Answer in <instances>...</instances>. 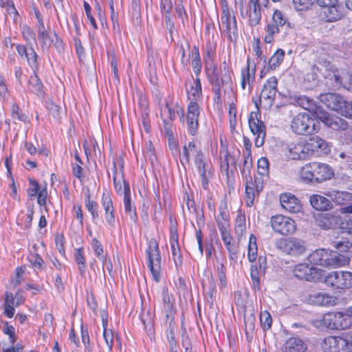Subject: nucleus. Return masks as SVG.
<instances>
[{
  "label": "nucleus",
  "mask_w": 352,
  "mask_h": 352,
  "mask_svg": "<svg viewBox=\"0 0 352 352\" xmlns=\"http://www.w3.org/2000/svg\"><path fill=\"white\" fill-rule=\"evenodd\" d=\"M256 65L248 56L245 66L240 71V87L242 90L248 89V93L252 91L256 80Z\"/></svg>",
  "instance_id": "obj_22"
},
{
  "label": "nucleus",
  "mask_w": 352,
  "mask_h": 352,
  "mask_svg": "<svg viewBox=\"0 0 352 352\" xmlns=\"http://www.w3.org/2000/svg\"><path fill=\"white\" fill-rule=\"evenodd\" d=\"M220 21L219 30L221 35L230 42H236L238 38V27L234 12L228 0H219Z\"/></svg>",
  "instance_id": "obj_3"
},
{
  "label": "nucleus",
  "mask_w": 352,
  "mask_h": 352,
  "mask_svg": "<svg viewBox=\"0 0 352 352\" xmlns=\"http://www.w3.org/2000/svg\"><path fill=\"white\" fill-rule=\"evenodd\" d=\"M190 153H195L194 159H196L198 155L200 154L201 157L204 156V154L201 149V143L197 140L190 141L187 145L183 146V158L185 163H189L190 159Z\"/></svg>",
  "instance_id": "obj_40"
},
{
  "label": "nucleus",
  "mask_w": 352,
  "mask_h": 352,
  "mask_svg": "<svg viewBox=\"0 0 352 352\" xmlns=\"http://www.w3.org/2000/svg\"><path fill=\"white\" fill-rule=\"evenodd\" d=\"M276 247L285 254L298 257L307 250L304 241L296 237L280 238L276 241Z\"/></svg>",
  "instance_id": "obj_15"
},
{
  "label": "nucleus",
  "mask_w": 352,
  "mask_h": 352,
  "mask_svg": "<svg viewBox=\"0 0 352 352\" xmlns=\"http://www.w3.org/2000/svg\"><path fill=\"white\" fill-rule=\"evenodd\" d=\"M74 258L78 265L80 275H84L86 271L87 264L84 248L82 247L74 250Z\"/></svg>",
  "instance_id": "obj_50"
},
{
  "label": "nucleus",
  "mask_w": 352,
  "mask_h": 352,
  "mask_svg": "<svg viewBox=\"0 0 352 352\" xmlns=\"http://www.w3.org/2000/svg\"><path fill=\"white\" fill-rule=\"evenodd\" d=\"M122 168V180L123 182V187L120 188L119 192H116L118 196L122 197L123 207L124 212L129 217L130 219L136 223L138 221V213L135 203L132 199L131 190L128 181L124 179V171L123 162L121 164Z\"/></svg>",
  "instance_id": "obj_14"
},
{
  "label": "nucleus",
  "mask_w": 352,
  "mask_h": 352,
  "mask_svg": "<svg viewBox=\"0 0 352 352\" xmlns=\"http://www.w3.org/2000/svg\"><path fill=\"white\" fill-rule=\"evenodd\" d=\"M349 341L336 336H329L324 338L321 346L324 352H350Z\"/></svg>",
  "instance_id": "obj_25"
},
{
  "label": "nucleus",
  "mask_w": 352,
  "mask_h": 352,
  "mask_svg": "<svg viewBox=\"0 0 352 352\" xmlns=\"http://www.w3.org/2000/svg\"><path fill=\"white\" fill-rule=\"evenodd\" d=\"M219 170L223 176L226 177L228 186H232L234 182L233 171L230 173V164H235L234 156L230 153L227 146L221 145L219 150Z\"/></svg>",
  "instance_id": "obj_20"
},
{
  "label": "nucleus",
  "mask_w": 352,
  "mask_h": 352,
  "mask_svg": "<svg viewBox=\"0 0 352 352\" xmlns=\"http://www.w3.org/2000/svg\"><path fill=\"white\" fill-rule=\"evenodd\" d=\"M344 16V9L342 4L322 8L318 14V24L320 30L323 28L327 29L328 25H324L325 23H334L341 20Z\"/></svg>",
  "instance_id": "obj_24"
},
{
  "label": "nucleus",
  "mask_w": 352,
  "mask_h": 352,
  "mask_svg": "<svg viewBox=\"0 0 352 352\" xmlns=\"http://www.w3.org/2000/svg\"><path fill=\"white\" fill-rule=\"evenodd\" d=\"M311 165L312 167L314 183H321L331 179L334 175L333 170L327 164L311 162Z\"/></svg>",
  "instance_id": "obj_29"
},
{
  "label": "nucleus",
  "mask_w": 352,
  "mask_h": 352,
  "mask_svg": "<svg viewBox=\"0 0 352 352\" xmlns=\"http://www.w3.org/2000/svg\"><path fill=\"white\" fill-rule=\"evenodd\" d=\"M177 103L175 107L173 105L172 99L166 101L164 106L160 108V118L163 124V131L166 136L168 139L169 146L172 149V146L177 148L178 143L175 139L174 133L173 131V122L176 118Z\"/></svg>",
  "instance_id": "obj_7"
},
{
  "label": "nucleus",
  "mask_w": 352,
  "mask_h": 352,
  "mask_svg": "<svg viewBox=\"0 0 352 352\" xmlns=\"http://www.w3.org/2000/svg\"><path fill=\"white\" fill-rule=\"evenodd\" d=\"M177 221L173 215L169 216V232L171 253L176 268L181 267L183 263L182 252L179 245Z\"/></svg>",
  "instance_id": "obj_18"
},
{
  "label": "nucleus",
  "mask_w": 352,
  "mask_h": 352,
  "mask_svg": "<svg viewBox=\"0 0 352 352\" xmlns=\"http://www.w3.org/2000/svg\"><path fill=\"white\" fill-rule=\"evenodd\" d=\"M324 282L328 287L333 290H345L342 270L329 272L325 276Z\"/></svg>",
  "instance_id": "obj_37"
},
{
  "label": "nucleus",
  "mask_w": 352,
  "mask_h": 352,
  "mask_svg": "<svg viewBox=\"0 0 352 352\" xmlns=\"http://www.w3.org/2000/svg\"><path fill=\"white\" fill-rule=\"evenodd\" d=\"M194 163L200 175L201 186L204 189L206 190L208 188L209 179L212 177V170L209 167L208 162L204 159V156L201 157V153L196 159H194Z\"/></svg>",
  "instance_id": "obj_30"
},
{
  "label": "nucleus",
  "mask_w": 352,
  "mask_h": 352,
  "mask_svg": "<svg viewBox=\"0 0 352 352\" xmlns=\"http://www.w3.org/2000/svg\"><path fill=\"white\" fill-rule=\"evenodd\" d=\"M204 289L206 292V297L209 299L211 303L215 300L217 289H216V284L212 278H211L208 284L203 285Z\"/></svg>",
  "instance_id": "obj_61"
},
{
  "label": "nucleus",
  "mask_w": 352,
  "mask_h": 352,
  "mask_svg": "<svg viewBox=\"0 0 352 352\" xmlns=\"http://www.w3.org/2000/svg\"><path fill=\"white\" fill-rule=\"evenodd\" d=\"M269 0H248L240 10V14L248 25L255 27L262 18V8L267 7Z\"/></svg>",
  "instance_id": "obj_10"
},
{
  "label": "nucleus",
  "mask_w": 352,
  "mask_h": 352,
  "mask_svg": "<svg viewBox=\"0 0 352 352\" xmlns=\"http://www.w3.org/2000/svg\"><path fill=\"white\" fill-rule=\"evenodd\" d=\"M111 197V191L105 190L102 192L101 204L104 209L106 222L111 228H113L116 223V211Z\"/></svg>",
  "instance_id": "obj_27"
},
{
  "label": "nucleus",
  "mask_w": 352,
  "mask_h": 352,
  "mask_svg": "<svg viewBox=\"0 0 352 352\" xmlns=\"http://www.w3.org/2000/svg\"><path fill=\"white\" fill-rule=\"evenodd\" d=\"M307 261L312 265L327 268H339L349 263L350 258L338 251L317 249L307 256Z\"/></svg>",
  "instance_id": "obj_2"
},
{
  "label": "nucleus",
  "mask_w": 352,
  "mask_h": 352,
  "mask_svg": "<svg viewBox=\"0 0 352 352\" xmlns=\"http://www.w3.org/2000/svg\"><path fill=\"white\" fill-rule=\"evenodd\" d=\"M320 326L331 330H344L352 327V315L342 311H329L323 314Z\"/></svg>",
  "instance_id": "obj_8"
},
{
  "label": "nucleus",
  "mask_w": 352,
  "mask_h": 352,
  "mask_svg": "<svg viewBox=\"0 0 352 352\" xmlns=\"http://www.w3.org/2000/svg\"><path fill=\"white\" fill-rule=\"evenodd\" d=\"M295 277L300 280L309 282H316L324 277V271L314 266H310L309 263H298L293 270Z\"/></svg>",
  "instance_id": "obj_19"
},
{
  "label": "nucleus",
  "mask_w": 352,
  "mask_h": 352,
  "mask_svg": "<svg viewBox=\"0 0 352 352\" xmlns=\"http://www.w3.org/2000/svg\"><path fill=\"white\" fill-rule=\"evenodd\" d=\"M278 80L276 76H271L266 80L259 98L258 100L252 98L257 109H260V108L267 109L273 105L278 91Z\"/></svg>",
  "instance_id": "obj_11"
},
{
  "label": "nucleus",
  "mask_w": 352,
  "mask_h": 352,
  "mask_svg": "<svg viewBox=\"0 0 352 352\" xmlns=\"http://www.w3.org/2000/svg\"><path fill=\"white\" fill-rule=\"evenodd\" d=\"M85 205L86 209L91 214L92 219L98 218L99 214L98 204L96 201L91 199V195L89 191L85 194Z\"/></svg>",
  "instance_id": "obj_53"
},
{
  "label": "nucleus",
  "mask_w": 352,
  "mask_h": 352,
  "mask_svg": "<svg viewBox=\"0 0 352 352\" xmlns=\"http://www.w3.org/2000/svg\"><path fill=\"white\" fill-rule=\"evenodd\" d=\"M307 302L316 306H331L335 304V299L325 292H313L307 298Z\"/></svg>",
  "instance_id": "obj_36"
},
{
  "label": "nucleus",
  "mask_w": 352,
  "mask_h": 352,
  "mask_svg": "<svg viewBox=\"0 0 352 352\" xmlns=\"http://www.w3.org/2000/svg\"><path fill=\"white\" fill-rule=\"evenodd\" d=\"M287 156L292 160H308L305 140L290 142L287 147Z\"/></svg>",
  "instance_id": "obj_28"
},
{
  "label": "nucleus",
  "mask_w": 352,
  "mask_h": 352,
  "mask_svg": "<svg viewBox=\"0 0 352 352\" xmlns=\"http://www.w3.org/2000/svg\"><path fill=\"white\" fill-rule=\"evenodd\" d=\"M253 168V159L252 155H243V163L240 167V173L242 178H245L251 176V172Z\"/></svg>",
  "instance_id": "obj_52"
},
{
  "label": "nucleus",
  "mask_w": 352,
  "mask_h": 352,
  "mask_svg": "<svg viewBox=\"0 0 352 352\" xmlns=\"http://www.w3.org/2000/svg\"><path fill=\"white\" fill-rule=\"evenodd\" d=\"M16 50L21 57L25 58L29 67L33 72L28 81V91L38 96H43L45 94L44 85L38 75L39 69L38 54L32 46L28 48L24 45H16Z\"/></svg>",
  "instance_id": "obj_1"
},
{
  "label": "nucleus",
  "mask_w": 352,
  "mask_h": 352,
  "mask_svg": "<svg viewBox=\"0 0 352 352\" xmlns=\"http://www.w3.org/2000/svg\"><path fill=\"white\" fill-rule=\"evenodd\" d=\"M221 239L228 253V257L232 261H235L238 258L239 252V244L241 242L234 239L231 234V228L219 231Z\"/></svg>",
  "instance_id": "obj_26"
},
{
  "label": "nucleus",
  "mask_w": 352,
  "mask_h": 352,
  "mask_svg": "<svg viewBox=\"0 0 352 352\" xmlns=\"http://www.w3.org/2000/svg\"><path fill=\"white\" fill-rule=\"evenodd\" d=\"M339 95L333 93H327L321 96V102L329 109L335 111L338 109L336 102Z\"/></svg>",
  "instance_id": "obj_55"
},
{
  "label": "nucleus",
  "mask_w": 352,
  "mask_h": 352,
  "mask_svg": "<svg viewBox=\"0 0 352 352\" xmlns=\"http://www.w3.org/2000/svg\"><path fill=\"white\" fill-rule=\"evenodd\" d=\"M166 337L169 343L170 349H177V343L175 339L176 325H166Z\"/></svg>",
  "instance_id": "obj_59"
},
{
  "label": "nucleus",
  "mask_w": 352,
  "mask_h": 352,
  "mask_svg": "<svg viewBox=\"0 0 352 352\" xmlns=\"http://www.w3.org/2000/svg\"><path fill=\"white\" fill-rule=\"evenodd\" d=\"M29 187L27 189V195L30 200H33L38 190L41 188L38 182L32 178H28Z\"/></svg>",
  "instance_id": "obj_63"
},
{
  "label": "nucleus",
  "mask_w": 352,
  "mask_h": 352,
  "mask_svg": "<svg viewBox=\"0 0 352 352\" xmlns=\"http://www.w3.org/2000/svg\"><path fill=\"white\" fill-rule=\"evenodd\" d=\"M234 232L236 239L241 242L245 237L247 226L245 212L242 209L236 211V215L234 220Z\"/></svg>",
  "instance_id": "obj_35"
},
{
  "label": "nucleus",
  "mask_w": 352,
  "mask_h": 352,
  "mask_svg": "<svg viewBox=\"0 0 352 352\" xmlns=\"http://www.w3.org/2000/svg\"><path fill=\"white\" fill-rule=\"evenodd\" d=\"M38 39L42 48H48L50 46V41L52 40V38L44 24L38 26Z\"/></svg>",
  "instance_id": "obj_54"
},
{
  "label": "nucleus",
  "mask_w": 352,
  "mask_h": 352,
  "mask_svg": "<svg viewBox=\"0 0 352 352\" xmlns=\"http://www.w3.org/2000/svg\"><path fill=\"white\" fill-rule=\"evenodd\" d=\"M292 131L299 135H312L320 130V123L307 112H300L294 116L290 122Z\"/></svg>",
  "instance_id": "obj_4"
},
{
  "label": "nucleus",
  "mask_w": 352,
  "mask_h": 352,
  "mask_svg": "<svg viewBox=\"0 0 352 352\" xmlns=\"http://www.w3.org/2000/svg\"><path fill=\"white\" fill-rule=\"evenodd\" d=\"M316 0H293L296 10L298 11H306L310 9Z\"/></svg>",
  "instance_id": "obj_64"
},
{
  "label": "nucleus",
  "mask_w": 352,
  "mask_h": 352,
  "mask_svg": "<svg viewBox=\"0 0 352 352\" xmlns=\"http://www.w3.org/2000/svg\"><path fill=\"white\" fill-rule=\"evenodd\" d=\"M260 324L264 331L271 329L272 324V318L268 311H262L260 313Z\"/></svg>",
  "instance_id": "obj_62"
},
{
  "label": "nucleus",
  "mask_w": 352,
  "mask_h": 352,
  "mask_svg": "<svg viewBox=\"0 0 352 352\" xmlns=\"http://www.w3.org/2000/svg\"><path fill=\"white\" fill-rule=\"evenodd\" d=\"M234 304L238 313L243 316L246 339L248 342H251L255 333L256 318L254 311L252 309L248 313L247 300L243 297L241 292L235 295Z\"/></svg>",
  "instance_id": "obj_9"
},
{
  "label": "nucleus",
  "mask_w": 352,
  "mask_h": 352,
  "mask_svg": "<svg viewBox=\"0 0 352 352\" xmlns=\"http://www.w3.org/2000/svg\"><path fill=\"white\" fill-rule=\"evenodd\" d=\"M231 72H229L228 74H224V78L221 79V82L212 83L211 84L213 85L212 88V91L214 94L213 96V103L215 107L218 109H222L223 107V100H222V91H221V84L223 83H232V76H231Z\"/></svg>",
  "instance_id": "obj_39"
},
{
  "label": "nucleus",
  "mask_w": 352,
  "mask_h": 352,
  "mask_svg": "<svg viewBox=\"0 0 352 352\" xmlns=\"http://www.w3.org/2000/svg\"><path fill=\"white\" fill-rule=\"evenodd\" d=\"M285 56V50L278 49L270 58L266 65L260 71V78H264L269 72L276 70L283 62Z\"/></svg>",
  "instance_id": "obj_32"
},
{
  "label": "nucleus",
  "mask_w": 352,
  "mask_h": 352,
  "mask_svg": "<svg viewBox=\"0 0 352 352\" xmlns=\"http://www.w3.org/2000/svg\"><path fill=\"white\" fill-rule=\"evenodd\" d=\"M279 200L282 208L291 213H298L301 211L302 205L300 200L290 192L280 194Z\"/></svg>",
  "instance_id": "obj_33"
},
{
  "label": "nucleus",
  "mask_w": 352,
  "mask_h": 352,
  "mask_svg": "<svg viewBox=\"0 0 352 352\" xmlns=\"http://www.w3.org/2000/svg\"><path fill=\"white\" fill-rule=\"evenodd\" d=\"M309 202L313 208L320 211L327 210L331 207V203L327 198L316 194L310 197Z\"/></svg>",
  "instance_id": "obj_46"
},
{
  "label": "nucleus",
  "mask_w": 352,
  "mask_h": 352,
  "mask_svg": "<svg viewBox=\"0 0 352 352\" xmlns=\"http://www.w3.org/2000/svg\"><path fill=\"white\" fill-rule=\"evenodd\" d=\"M299 180L306 184L314 183V176L311 162H308L302 166L298 173Z\"/></svg>",
  "instance_id": "obj_48"
},
{
  "label": "nucleus",
  "mask_w": 352,
  "mask_h": 352,
  "mask_svg": "<svg viewBox=\"0 0 352 352\" xmlns=\"http://www.w3.org/2000/svg\"><path fill=\"white\" fill-rule=\"evenodd\" d=\"M3 314L8 318H12L15 314V300L12 292H6L4 294Z\"/></svg>",
  "instance_id": "obj_47"
},
{
  "label": "nucleus",
  "mask_w": 352,
  "mask_h": 352,
  "mask_svg": "<svg viewBox=\"0 0 352 352\" xmlns=\"http://www.w3.org/2000/svg\"><path fill=\"white\" fill-rule=\"evenodd\" d=\"M163 309H177L175 298L173 294H170L168 289H164L162 291Z\"/></svg>",
  "instance_id": "obj_56"
},
{
  "label": "nucleus",
  "mask_w": 352,
  "mask_h": 352,
  "mask_svg": "<svg viewBox=\"0 0 352 352\" xmlns=\"http://www.w3.org/2000/svg\"><path fill=\"white\" fill-rule=\"evenodd\" d=\"M216 47L217 44L215 43L208 42L206 43V49L204 52V64L206 63L215 62Z\"/></svg>",
  "instance_id": "obj_58"
},
{
  "label": "nucleus",
  "mask_w": 352,
  "mask_h": 352,
  "mask_svg": "<svg viewBox=\"0 0 352 352\" xmlns=\"http://www.w3.org/2000/svg\"><path fill=\"white\" fill-rule=\"evenodd\" d=\"M245 181V192L243 200L245 206L251 208L254 204V200L258 198L263 189L264 179L254 175L243 179Z\"/></svg>",
  "instance_id": "obj_13"
},
{
  "label": "nucleus",
  "mask_w": 352,
  "mask_h": 352,
  "mask_svg": "<svg viewBox=\"0 0 352 352\" xmlns=\"http://www.w3.org/2000/svg\"><path fill=\"white\" fill-rule=\"evenodd\" d=\"M248 125L252 133L256 136L254 145L256 147H261L265 143L266 138V126L263 121L261 120L260 110L251 111L248 117Z\"/></svg>",
  "instance_id": "obj_16"
},
{
  "label": "nucleus",
  "mask_w": 352,
  "mask_h": 352,
  "mask_svg": "<svg viewBox=\"0 0 352 352\" xmlns=\"http://www.w3.org/2000/svg\"><path fill=\"white\" fill-rule=\"evenodd\" d=\"M189 105H201L203 100L202 86L200 78H195L193 83L186 89Z\"/></svg>",
  "instance_id": "obj_34"
},
{
  "label": "nucleus",
  "mask_w": 352,
  "mask_h": 352,
  "mask_svg": "<svg viewBox=\"0 0 352 352\" xmlns=\"http://www.w3.org/2000/svg\"><path fill=\"white\" fill-rule=\"evenodd\" d=\"M201 109V105L188 104L186 113H185L182 106L177 105V113L179 116V122L186 127L188 133L192 136L196 135L198 132Z\"/></svg>",
  "instance_id": "obj_6"
},
{
  "label": "nucleus",
  "mask_w": 352,
  "mask_h": 352,
  "mask_svg": "<svg viewBox=\"0 0 352 352\" xmlns=\"http://www.w3.org/2000/svg\"><path fill=\"white\" fill-rule=\"evenodd\" d=\"M270 163L268 159L265 157L259 158L257 161V174L262 178L269 176Z\"/></svg>",
  "instance_id": "obj_57"
},
{
  "label": "nucleus",
  "mask_w": 352,
  "mask_h": 352,
  "mask_svg": "<svg viewBox=\"0 0 352 352\" xmlns=\"http://www.w3.org/2000/svg\"><path fill=\"white\" fill-rule=\"evenodd\" d=\"M247 257L250 263H254L258 258L257 239L254 234L249 236Z\"/></svg>",
  "instance_id": "obj_49"
},
{
  "label": "nucleus",
  "mask_w": 352,
  "mask_h": 352,
  "mask_svg": "<svg viewBox=\"0 0 352 352\" xmlns=\"http://www.w3.org/2000/svg\"><path fill=\"white\" fill-rule=\"evenodd\" d=\"M305 144L308 160L327 155L331 151L328 143L319 136H314L305 140Z\"/></svg>",
  "instance_id": "obj_23"
},
{
  "label": "nucleus",
  "mask_w": 352,
  "mask_h": 352,
  "mask_svg": "<svg viewBox=\"0 0 352 352\" xmlns=\"http://www.w3.org/2000/svg\"><path fill=\"white\" fill-rule=\"evenodd\" d=\"M140 105L142 108V122L146 131H148L150 129V120H149V107L148 102L144 97H141L140 99Z\"/></svg>",
  "instance_id": "obj_51"
},
{
  "label": "nucleus",
  "mask_w": 352,
  "mask_h": 352,
  "mask_svg": "<svg viewBox=\"0 0 352 352\" xmlns=\"http://www.w3.org/2000/svg\"><path fill=\"white\" fill-rule=\"evenodd\" d=\"M285 26L291 27L288 18L281 10H274L270 19L266 21L264 27V42L267 44L273 43L276 36L280 32V29Z\"/></svg>",
  "instance_id": "obj_5"
},
{
  "label": "nucleus",
  "mask_w": 352,
  "mask_h": 352,
  "mask_svg": "<svg viewBox=\"0 0 352 352\" xmlns=\"http://www.w3.org/2000/svg\"><path fill=\"white\" fill-rule=\"evenodd\" d=\"M340 240L335 242V247L341 252H346L352 248V230H340Z\"/></svg>",
  "instance_id": "obj_41"
},
{
  "label": "nucleus",
  "mask_w": 352,
  "mask_h": 352,
  "mask_svg": "<svg viewBox=\"0 0 352 352\" xmlns=\"http://www.w3.org/2000/svg\"><path fill=\"white\" fill-rule=\"evenodd\" d=\"M336 106H338V108L335 109V111L346 117L350 114V110L351 109V104L344 100L340 95L338 98V102H336Z\"/></svg>",
  "instance_id": "obj_60"
},
{
  "label": "nucleus",
  "mask_w": 352,
  "mask_h": 352,
  "mask_svg": "<svg viewBox=\"0 0 352 352\" xmlns=\"http://www.w3.org/2000/svg\"><path fill=\"white\" fill-rule=\"evenodd\" d=\"M147 266L151 272L153 278L157 283L161 279L162 257L159 244L156 239H151L146 250Z\"/></svg>",
  "instance_id": "obj_12"
},
{
  "label": "nucleus",
  "mask_w": 352,
  "mask_h": 352,
  "mask_svg": "<svg viewBox=\"0 0 352 352\" xmlns=\"http://www.w3.org/2000/svg\"><path fill=\"white\" fill-rule=\"evenodd\" d=\"M270 223L272 230L280 235H291L296 230L295 221L292 218L281 214L272 215Z\"/></svg>",
  "instance_id": "obj_17"
},
{
  "label": "nucleus",
  "mask_w": 352,
  "mask_h": 352,
  "mask_svg": "<svg viewBox=\"0 0 352 352\" xmlns=\"http://www.w3.org/2000/svg\"><path fill=\"white\" fill-rule=\"evenodd\" d=\"M217 274L218 279L217 285L220 292L223 294H228L229 283L226 276V267L223 263L217 264Z\"/></svg>",
  "instance_id": "obj_43"
},
{
  "label": "nucleus",
  "mask_w": 352,
  "mask_h": 352,
  "mask_svg": "<svg viewBox=\"0 0 352 352\" xmlns=\"http://www.w3.org/2000/svg\"><path fill=\"white\" fill-rule=\"evenodd\" d=\"M181 63L184 67L191 65L192 69L195 75V78H200L203 63L201 58L199 49L198 46H192L191 50L188 54L187 58L186 56V51L183 46L181 48Z\"/></svg>",
  "instance_id": "obj_21"
},
{
  "label": "nucleus",
  "mask_w": 352,
  "mask_h": 352,
  "mask_svg": "<svg viewBox=\"0 0 352 352\" xmlns=\"http://www.w3.org/2000/svg\"><path fill=\"white\" fill-rule=\"evenodd\" d=\"M232 96L230 97L228 109V118H229V127L232 133L236 131V102L237 97L236 94L233 91H231Z\"/></svg>",
  "instance_id": "obj_44"
},
{
  "label": "nucleus",
  "mask_w": 352,
  "mask_h": 352,
  "mask_svg": "<svg viewBox=\"0 0 352 352\" xmlns=\"http://www.w3.org/2000/svg\"><path fill=\"white\" fill-rule=\"evenodd\" d=\"M318 117L322 122L334 130H344L347 128V122L339 117L333 116L326 112H321Z\"/></svg>",
  "instance_id": "obj_38"
},
{
  "label": "nucleus",
  "mask_w": 352,
  "mask_h": 352,
  "mask_svg": "<svg viewBox=\"0 0 352 352\" xmlns=\"http://www.w3.org/2000/svg\"><path fill=\"white\" fill-rule=\"evenodd\" d=\"M307 346L304 342L296 338H289L285 342L282 352H306Z\"/></svg>",
  "instance_id": "obj_42"
},
{
  "label": "nucleus",
  "mask_w": 352,
  "mask_h": 352,
  "mask_svg": "<svg viewBox=\"0 0 352 352\" xmlns=\"http://www.w3.org/2000/svg\"><path fill=\"white\" fill-rule=\"evenodd\" d=\"M204 72L210 84L221 82L218 65L215 62L205 63Z\"/></svg>",
  "instance_id": "obj_45"
},
{
  "label": "nucleus",
  "mask_w": 352,
  "mask_h": 352,
  "mask_svg": "<svg viewBox=\"0 0 352 352\" xmlns=\"http://www.w3.org/2000/svg\"><path fill=\"white\" fill-rule=\"evenodd\" d=\"M219 213L214 215V220L219 231L231 228L230 212L227 201L222 200L218 208Z\"/></svg>",
  "instance_id": "obj_31"
}]
</instances>
